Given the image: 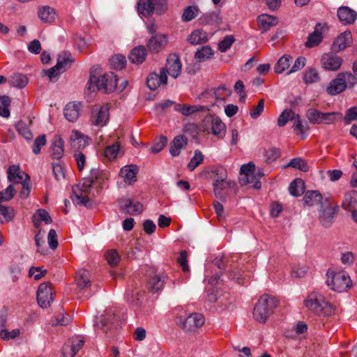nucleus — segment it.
I'll use <instances>...</instances> for the list:
<instances>
[{
  "mask_svg": "<svg viewBox=\"0 0 357 357\" xmlns=\"http://www.w3.org/2000/svg\"><path fill=\"white\" fill-rule=\"evenodd\" d=\"M47 273L46 269H42L41 267H31L29 271V276L34 278L36 280L41 279Z\"/></svg>",
  "mask_w": 357,
  "mask_h": 357,
  "instance_id": "59",
  "label": "nucleus"
},
{
  "mask_svg": "<svg viewBox=\"0 0 357 357\" xmlns=\"http://www.w3.org/2000/svg\"><path fill=\"white\" fill-rule=\"evenodd\" d=\"M119 207L121 212L130 215H139L144 209L142 202H119Z\"/></svg>",
  "mask_w": 357,
  "mask_h": 357,
  "instance_id": "23",
  "label": "nucleus"
},
{
  "mask_svg": "<svg viewBox=\"0 0 357 357\" xmlns=\"http://www.w3.org/2000/svg\"><path fill=\"white\" fill-rule=\"evenodd\" d=\"M37 13L38 18L45 24H52L58 18L57 10L49 5L39 6Z\"/></svg>",
  "mask_w": 357,
  "mask_h": 357,
  "instance_id": "14",
  "label": "nucleus"
},
{
  "mask_svg": "<svg viewBox=\"0 0 357 357\" xmlns=\"http://www.w3.org/2000/svg\"><path fill=\"white\" fill-rule=\"evenodd\" d=\"M64 142L60 135L55 136L51 145L52 156L55 159H60L64 152Z\"/></svg>",
  "mask_w": 357,
  "mask_h": 357,
  "instance_id": "34",
  "label": "nucleus"
},
{
  "mask_svg": "<svg viewBox=\"0 0 357 357\" xmlns=\"http://www.w3.org/2000/svg\"><path fill=\"white\" fill-rule=\"evenodd\" d=\"M353 39L350 31H344L339 34L331 45V50L335 52H340L352 45Z\"/></svg>",
  "mask_w": 357,
  "mask_h": 357,
  "instance_id": "12",
  "label": "nucleus"
},
{
  "mask_svg": "<svg viewBox=\"0 0 357 357\" xmlns=\"http://www.w3.org/2000/svg\"><path fill=\"white\" fill-rule=\"evenodd\" d=\"M74 62V58L68 52H61L58 55L56 65L65 72Z\"/></svg>",
  "mask_w": 357,
  "mask_h": 357,
  "instance_id": "37",
  "label": "nucleus"
},
{
  "mask_svg": "<svg viewBox=\"0 0 357 357\" xmlns=\"http://www.w3.org/2000/svg\"><path fill=\"white\" fill-rule=\"evenodd\" d=\"M319 220L322 226L326 228L330 227L334 218L337 213L338 206L333 202H319Z\"/></svg>",
  "mask_w": 357,
  "mask_h": 357,
  "instance_id": "5",
  "label": "nucleus"
},
{
  "mask_svg": "<svg viewBox=\"0 0 357 357\" xmlns=\"http://www.w3.org/2000/svg\"><path fill=\"white\" fill-rule=\"evenodd\" d=\"M10 84L17 88H22L28 84L26 77L22 74H14L10 81Z\"/></svg>",
  "mask_w": 357,
  "mask_h": 357,
  "instance_id": "49",
  "label": "nucleus"
},
{
  "mask_svg": "<svg viewBox=\"0 0 357 357\" xmlns=\"http://www.w3.org/2000/svg\"><path fill=\"white\" fill-rule=\"evenodd\" d=\"M323 199H328V197H324L318 190H307L304 195V201H320Z\"/></svg>",
  "mask_w": 357,
  "mask_h": 357,
  "instance_id": "57",
  "label": "nucleus"
},
{
  "mask_svg": "<svg viewBox=\"0 0 357 357\" xmlns=\"http://www.w3.org/2000/svg\"><path fill=\"white\" fill-rule=\"evenodd\" d=\"M16 192L13 185L8 186L3 191L0 192V201H8L14 197Z\"/></svg>",
  "mask_w": 357,
  "mask_h": 357,
  "instance_id": "60",
  "label": "nucleus"
},
{
  "mask_svg": "<svg viewBox=\"0 0 357 357\" xmlns=\"http://www.w3.org/2000/svg\"><path fill=\"white\" fill-rule=\"evenodd\" d=\"M204 318L202 314L192 313L186 318L180 317L178 324L186 332H194L204 324Z\"/></svg>",
  "mask_w": 357,
  "mask_h": 357,
  "instance_id": "7",
  "label": "nucleus"
},
{
  "mask_svg": "<svg viewBox=\"0 0 357 357\" xmlns=\"http://www.w3.org/2000/svg\"><path fill=\"white\" fill-rule=\"evenodd\" d=\"M187 144V139L183 136L176 137L170 144L169 153L172 156L179 155L181 150Z\"/></svg>",
  "mask_w": 357,
  "mask_h": 357,
  "instance_id": "39",
  "label": "nucleus"
},
{
  "mask_svg": "<svg viewBox=\"0 0 357 357\" xmlns=\"http://www.w3.org/2000/svg\"><path fill=\"white\" fill-rule=\"evenodd\" d=\"M109 107L108 105L97 107L93 111L91 123L96 126H104L109 119Z\"/></svg>",
  "mask_w": 357,
  "mask_h": 357,
  "instance_id": "17",
  "label": "nucleus"
},
{
  "mask_svg": "<svg viewBox=\"0 0 357 357\" xmlns=\"http://www.w3.org/2000/svg\"><path fill=\"white\" fill-rule=\"evenodd\" d=\"M214 51L209 45L202 46L197 50L194 58L197 62H204L213 57Z\"/></svg>",
  "mask_w": 357,
  "mask_h": 357,
  "instance_id": "32",
  "label": "nucleus"
},
{
  "mask_svg": "<svg viewBox=\"0 0 357 357\" xmlns=\"http://www.w3.org/2000/svg\"><path fill=\"white\" fill-rule=\"evenodd\" d=\"M346 89V83L344 82L343 79L340 77V74L332 79L326 91L328 94L335 96L339 94Z\"/></svg>",
  "mask_w": 357,
  "mask_h": 357,
  "instance_id": "28",
  "label": "nucleus"
},
{
  "mask_svg": "<svg viewBox=\"0 0 357 357\" xmlns=\"http://www.w3.org/2000/svg\"><path fill=\"white\" fill-rule=\"evenodd\" d=\"M306 117L310 123L320 124L321 112L315 109H310L307 111Z\"/></svg>",
  "mask_w": 357,
  "mask_h": 357,
  "instance_id": "53",
  "label": "nucleus"
},
{
  "mask_svg": "<svg viewBox=\"0 0 357 357\" xmlns=\"http://www.w3.org/2000/svg\"><path fill=\"white\" fill-rule=\"evenodd\" d=\"M214 174V181H216V185H219L222 181L227 180V173L226 169L222 167H215L212 170Z\"/></svg>",
  "mask_w": 357,
  "mask_h": 357,
  "instance_id": "51",
  "label": "nucleus"
},
{
  "mask_svg": "<svg viewBox=\"0 0 357 357\" xmlns=\"http://www.w3.org/2000/svg\"><path fill=\"white\" fill-rule=\"evenodd\" d=\"M307 271V268L305 266L297 265L292 268L291 271V276L292 278H302L305 277Z\"/></svg>",
  "mask_w": 357,
  "mask_h": 357,
  "instance_id": "62",
  "label": "nucleus"
},
{
  "mask_svg": "<svg viewBox=\"0 0 357 357\" xmlns=\"http://www.w3.org/2000/svg\"><path fill=\"white\" fill-rule=\"evenodd\" d=\"M121 154L120 144L118 142L107 146L105 151V155L109 160H114Z\"/></svg>",
  "mask_w": 357,
  "mask_h": 357,
  "instance_id": "47",
  "label": "nucleus"
},
{
  "mask_svg": "<svg viewBox=\"0 0 357 357\" xmlns=\"http://www.w3.org/2000/svg\"><path fill=\"white\" fill-rule=\"evenodd\" d=\"M182 69L181 61L178 56L176 54H170L167 59V63L165 67L161 69L162 71H165V74H168L172 78H177Z\"/></svg>",
  "mask_w": 357,
  "mask_h": 357,
  "instance_id": "9",
  "label": "nucleus"
},
{
  "mask_svg": "<svg viewBox=\"0 0 357 357\" xmlns=\"http://www.w3.org/2000/svg\"><path fill=\"white\" fill-rule=\"evenodd\" d=\"M326 283L331 289L342 292L351 286L350 277L345 272L328 273Z\"/></svg>",
  "mask_w": 357,
  "mask_h": 357,
  "instance_id": "4",
  "label": "nucleus"
},
{
  "mask_svg": "<svg viewBox=\"0 0 357 357\" xmlns=\"http://www.w3.org/2000/svg\"><path fill=\"white\" fill-rule=\"evenodd\" d=\"M319 80V73L316 68H310L305 70L303 74V81L306 84H312Z\"/></svg>",
  "mask_w": 357,
  "mask_h": 357,
  "instance_id": "43",
  "label": "nucleus"
},
{
  "mask_svg": "<svg viewBox=\"0 0 357 357\" xmlns=\"http://www.w3.org/2000/svg\"><path fill=\"white\" fill-rule=\"evenodd\" d=\"M164 285V279L162 277L155 275L151 278L148 282V287L153 293L158 292Z\"/></svg>",
  "mask_w": 357,
  "mask_h": 357,
  "instance_id": "45",
  "label": "nucleus"
},
{
  "mask_svg": "<svg viewBox=\"0 0 357 357\" xmlns=\"http://www.w3.org/2000/svg\"><path fill=\"white\" fill-rule=\"evenodd\" d=\"M33 225L36 229H42V223L49 225L52 220L49 213L45 209H38L33 215Z\"/></svg>",
  "mask_w": 357,
  "mask_h": 357,
  "instance_id": "25",
  "label": "nucleus"
},
{
  "mask_svg": "<svg viewBox=\"0 0 357 357\" xmlns=\"http://www.w3.org/2000/svg\"><path fill=\"white\" fill-rule=\"evenodd\" d=\"M154 10L157 14H162L167 10L168 5L167 0H153Z\"/></svg>",
  "mask_w": 357,
  "mask_h": 357,
  "instance_id": "64",
  "label": "nucleus"
},
{
  "mask_svg": "<svg viewBox=\"0 0 357 357\" xmlns=\"http://www.w3.org/2000/svg\"><path fill=\"white\" fill-rule=\"evenodd\" d=\"M304 307L311 313L317 316H331L335 312V307L326 300L319 291H312L303 301Z\"/></svg>",
  "mask_w": 357,
  "mask_h": 357,
  "instance_id": "1",
  "label": "nucleus"
},
{
  "mask_svg": "<svg viewBox=\"0 0 357 357\" xmlns=\"http://www.w3.org/2000/svg\"><path fill=\"white\" fill-rule=\"evenodd\" d=\"M305 182L299 178H295L289 185V192L294 197H298L302 195L305 192Z\"/></svg>",
  "mask_w": 357,
  "mask_h": 357,
  "instance_id": "35",
  "label": "nucleus"
},
{
  "mask_svg": "<svg viewBox=\"0 0 357 357\" xmlns=\"http://www.w3.org/2000/svg\"><path fill=\"white\" fill-rule=\"evenodd\" d=\"M287 167L297 169L304 172H306L309 170V167L307 162L301 158H295L292 159L287 164Z\"/></svg>",
  "mask_w": 357,
  "mask_h": 357,
  "instance_id": "48",
  "label": "nucleus"
},
{
  "mask_svg": "<svg viewBox=\"0 0 357 357\" xmlns=\"http://www.w3.org/2000/svg\"><path fill=\"white\" fill-rule=\"evenodd\" d=\"M100 91L105 93L114 91L117 88V79L113 73H108L96 77Z\"/></svg>",
  "mask_w": 357,
  "mask_h": 357,
  "instance_id": "10",
  "label": "nucleus"
},
{
  "mask_svg": "<svg viewBox=\"0 0 357 357\" xmlns=\"http://www.w3.org/2000/svg\"><path fill=\"white\" fill-rule=\"evenodd\" d=\"M89 138L81 132L73 130L70 136V144L75 149H81L88 146Z\"/></svg>",
  "mask_w": 357,
  "mask_h": 357,
  "instance_id": "21",
  "label": "nucleus"
},
{
  "mask_svg": "<svg viewBox=\"0 0 357 357\" xmlns=\"http://www.w3.org/2000/svg\"><path fill=\"white\" fill-rule=\"evenodd\" d=\"M146 57V50L143 46H137L132 50L129 55L130 61L134 64L142 63Z\"/></svg>",
  "mask_w": 357,
  "mask_h": 357,
  "instance_id": "33",
  "label": "nucleus"
},
{
  "mask_svg": "<svg viewBox=\"0 0 357 357\" xmlns=\"http://www.w3.org/2000/svg\"><path fill=\"white\" fill-rule=\"evenodd\" d=\"M199 13V8L197 6H189L183 9L181 20L188 22L195 19Z\"/></svg>",
  "mask_w": 357,
  "mask_h": 357,
  "instance_id": "42",
  "label": "nucleus"
},
{
  "mask_svg": "<svg viewBox=\"0 0 357 357\" xmlns=\"http://www.w3.org/2000/svg\"><path fill=\"white\" fill-rule=\"evenodd\" d=\"M278 305V301L273 296L262 295L257 301L253 310L254 319L261 324H264L268 318L273 314Z\"/></svg>",
  "mask_w": 357,
  "mask_h": 357,
  "instance_id": "2",
  "label": "nucleus"
},
{
  "mask_svg": "<svg viewBox=\"0 0 357 357\" xmlns=\"http://www.w3.org/2000/svg\"><path fill=\"white\" fill-rule=\"evenodd\" d=\"M340 21L344 24H351L355 22L357 13L347 6H342L337 10Z\"/></svg>",
  "mask_w": 357,
  "mask_h": 357,
  "instance_id": "24",
  "label": "nucleus"
},
{
  "mask_svg": "<svg viewBox=\"0 0 357 357\" xmlns=\"http://www.w3.org/2000/svg\"><path fill=\"white\" fill-rule=\"evenodd\" d=\"M97 91H100L99 87L98 86L97 79L96 76L91 77L89 81L86 88V95L91 96L92 94L95 93Z\"/></svg>",
  "mask_w": 357,
  "mask_h": 357,
  "instance_id": "58",
  "label": "nucleus"
},
{
  "mask_svg": "<svg viewBox=\"0 0 357 357\" xmlns=\"http://www.w3.org/2000/svg\"><path fill=\"white\" fill-rule=\"evenodd\" d=\"M124 317L121 318L114 312H108L105 314H102L99 317V320L97 323L98 326L105 330V327L109 326V328L112 327H117L119 326L118 321L123 320Z\"/></svg>",
  "mask_w": 357,
  "mask_h": 357,
  "instance_id": "19",
  "label": "nucleus"
},
{
  "mask_svg": "<svg viewBox=\"0 0 357 357\" xmlns=\"http://www.w3.org/2000/svg\"><path fill=\"white\" fill-rule=\"evenodd\" d=\"M176 109L181 112L183 115L190 116L196 112H204L210 109L209 106L199 105H178Z\"/></svg>",
  "mask_w": 357,
  "mask_h": 357,
  "instance_id": "30",
  "label": "nucleus"
},
{
  "mask_svg": "<svg viewBox=\"0 0 357 357\" xmlns=\"http://www.w3.org/2000/svg\"><path fill=\"white\" fill-rule=\"evenodd\" d=\"M137 167L134 165H126L121 169L119 176L126 184L132 185L137 180Z\"/></svg>",
  "mask_w": 357,
  "mask_h": 357,
  "instance_id": "22",
  "label": "nucleus"
},
{
  "mask_svg": "<svg viewBox=\"0 0 357 357\" xmlns=\"http://www.w3.org/2000/svg\"><path fill=\"white\" fill-rule=\"evenodd\" d=\"M63 71L56 64L52 68L43 71V75H46L50 81L56 79Z\"/></svg>",
  "mask_w": 357,
  "mask_h": 357,
  "instance_id": "52",
  "label": "nucleus"
},
{
  "mask_svg": "<svg viewBox=\"0 0 357 357\" xmlns=\"http://www.w3.org/2000/svg\"><path fill=\"white\" fill-rule=\"evenodd\" d=\"M7 174L8 181L13 183H22L30 179L19 165H10L7 169Z\"/></svg>",
  "mask_w": 357,
  "mask_h": 357,
  "instance_id": "16",
  "label": "nucleus"
},
{
  "mask_svg": "<svg viewBox=\"0 0 357 357\" xmlns=\"http://www.w3.org/2000/svg\"><path fill=\"white\" fill-rule=\"evenodd\" d=\"M126 59L122 54H115L109 59L111 66L116 70H121L126 65Z\"/></svg>",
  "mask_w": 357,
  "mask_h": 357,
  "instance_id": "46",
  "label": "nucleus"
},
{
  "mask_svg": "<svg viewBox=\"0 0 357 357\" xmlns=\"http://www.w3.org/2000/svg\"><path fill=\"white\" fill-rule=\"evenodd\" d=\"M204 157L199 151H196L193 158L190 160L188 165V167L190 171H193L203 161Z\"/></svg>",
  "mask_w": 357,
  "mask_h": 357,
  "instance_id": "56",
  "label": "nucleus"
},
{
  "mask_svg": "<svg viewBox=\"0 0 357 357\" xmlns=\"http://www.w3.org/2000/svg\"><path fill=\"white\" fill-rule=\"evenodd\" d=\"M234 42V37L232 36H227L222 41L218 44V49L221 52H225L230 48L233 43Z\"/></svg>",
  "mask_w": 357,
  "mask_h": 357,
  "instance_id": "63",
  "label": "nucleus"
},
{
  "mask_svg": "<svg viewBox=\"0 0 357 357\" xmlns=\"http://www.w3.org/2000/svg\"><path fill=\"white\" fill-rule=\"evenodd\" d=\"M52 288L49 282H44L39 285L37 291V301L38 305L43 308L48 307L53 301Z\"/></svg>",
  "mask_w": 357,
  "mask_h": 357,
  "instance_id": "8",
  "label": "nucleus"
},
{
  "mask_svg": "<svg viewBox=\"0 0 357 357\" xmlns=\"http://www.w3.org/2000/svg\"><path fill=\"white\" fill-rule=\"evenodd\" d=\"M91 181H87L83 183L77 184L72 188V193L74 198L79 201H90L91 198L88 197L90 191Z\"/></svg>",
  "mask_w": 357,
  "mask_h": 357,
  "instance_id": "20",
  "label": "nucleus"
},
{
  "mask_svg": "<svg viewBox=\"0 0 357 357\" xmlns=\"http://www.w3.org/2000/svg\"><path fill=\"white\" fill-rule=\"evenodd\" d=\"M292 61L291 56L284 54L280 57L274 66V72L277 74H281L288 70Z\"/></svg>",
  "mask_w": 357,
  "mask_h": 357,
  "instance_id": "38",
  "label": "nucleus"
},
{
  "mask_svg": "<svg viewBox=\"0 0 357 357\" xmlns=\"http://www.w3.org/2000/svg\"><path fill=\"white\" fill-rule=\"evenodd\" d=\"M84 340L82 337L76 336L73 337L70 343H66L62 349L63 357H74L79 349L83 347Z\"/></svg>",
  "mask_w": 357,
  "mask_h": 357,
  "instance_id": "15",
  "label": "nucleus"
},
{
  "mask_svg": "<svg viewBox=\"0 0 357 357\" xmlns=\"http://www.w3.org/2000/svg\"><path fill=\"white\" fill-rule=\"evenodd\" d=\"M168 42L167 36L164 34H157L151 38L148 43L150 51L157 52L162 50Z\"/></svg>",
  "mask_w": 357,
  "mask_h": 357,
  "instance_id": "29",
  "label": "nucleus"
},
{
  "mask_svg": "<svg viewBox=\"0 0 357 357\" xmlns=\"http://www.w3.org/2000/svg\"><path fill=\"white\" fill-rule=\"evenodd\" d=\"M9 104L10 100L8 97H0V116L6 118L10 116V111L8 109Z\"/></svg>",
  "mask_w": 357,
  "mask_h": 357,
  "instance_id": "54",
  "label": "nucleus"
},
{
  "mask_svg": "<svg viewBox=\"0 0 357 357\" xmlns=\"http://www.w3.org/2000/svg\"><path fill=\"white\" fill-rule=\"evenodd\" d=\"M263 169L257 168L252 162L243 165L240 168V183L243 185H251L256 190L261 188L260 178L264 176Z\"/></svg>",
  "mask_w": 357,
  "mask_h": 357,
  "instance_id": "3",
  "label": "nucleus"
},
{
  "mask_svg": "<svg viewBox=\"0 0 357 357\" xmlns=\"http://www.w3.org/2000/svg\"><path fill=\"white\" fill-rule=\"evenodd\" d=\"M295 112L291 109L284 110L278 119V125L280 127L284 126L289 121L295 118Z\"/></svg>",
  "mask_w": 357,
  "mask_h": 357,
  "instance_id": "50",
  "label": "nucleus"
},
{
  "mask_svg": "<svg viewBox=\"0 0 357 357\" xmlns=\"http://www.w3.org/2000/svg\"><path fill=\"white\" fill-rule=\"evenodd\" d=\"M328 29V26L326 23H319L316 24L314 30L311 33L305 43V46L307 47H314L321 43L323 40V34Z\"/></svg>",
  "mask_w": 357,
  "mask_h": 357,
  "instance_id": "11",
  "label": "nucleus"
},
{
  "mask_svg": "<svg viewBox=\"0 0 357 357\" xmlns=\"http://www.w3.org/2000/svg\"><path fill=\"white\" fill-rule=\"evenodd\" d=\"M137 10L140 15L144 17L150 16L154 10L153 0H139Z\"/></svg>",
  "mask_w": 357,
  "mask_h": 357,
  "instance_id": "41",
  "label": "nucleus"
},
{
  "mask_svg": "<svg viewBox=\"0 0 357 357\" xmlns=\"http://www.w3.org/2000/svg\"><path fill=\"white\" fill-rule=\"evenodd\" d=\"M167 82V76L165 74V71L160 72L159 74L155 73H151L146 79V85L150 90L154 91L162 85H166Z\"/></svg>",
  "mask_w": 357,
  "mask_h": 357,
  "instance_id": "18",
  "label": "nucleus"
},
{
  "mask_svg": "<svg viewBox=\"0 0 357 357\" xmlns=\"http://www.w3.org/2000/svg\"><path fill=\"white\" fill-rule=\"evenodd\" d=\"M106 259L110 266H116L118 264L120 257L115 250H111L107 252L105 255Z\"/></svg>",
  "mask_w": 357,
  "mask_h": 357,
  "instance_id": "61",
  "label": "nucleus"
},
{
  "mask_svg": "<svg viewBox=\"0 0 357 357\" xmlns=\"http://www.w3.org/2000/svg\"><path fill=\"white\" fill-rule=\"evenodd\" d=\"M15 216V211L13 208L6 206L0 202V222H9Z\"/></svg>",
  "mask_w": 357,
  "mask_h": 357,
  "instance_id": "44",
  "label": "nucleus"
},
{
  "mask_svg": "<svg viewBox=\"0 0 357 357\" xmlns=\"http://www.w3.org/2000/svg\"><path fill=\"white\" fill-rule=\"evenodd\" d=\"M82 109V104L79 101H71L63 108L65 119L69 122H75L79 118Z\"/></svg>",
  "mask_w": 357,
  "mask_h": 357,
  "instance_id": "13",
  "label": "nucleus"
},
{
  "mask_svg": "<svg viewBox=\"0 0 357 357\" xmlns=\"http://www.w3.org/2000/svg\"><path fill=\"white\" fill-rule=\"evenodd\" d=\"M75 282L79 288L84 289L91 285V273L86 269L79 270L76 275Z\"/></svg>",
  "mask_w": 357,
  "mask_h": 357,
  "instance_id": "36",
  "label": "nucleus"
},
{
  "mask_svg": "<svg viewBox=\"0 0 357 357\" xmlns=\"http://www.w3.org/2000/svg\"><path fill=\"white\" fill-rule=\"evenodd\" d=\"M257 20L259 29L263 32L276 26L278 23V18L275 16L268 14H261L259 15Z\"/></svg>",
  "mask_w": 357,
  "mask_h": 357,
  "instance_id": "27",
  "label": "nucleus"
},
{
  "mask_svg": "<svg viewBox=\"0 0 357 357\" xmlns=\"http://www.w3.org/2000/svg\"><path fill=\"white\" fill-rule=\"evenodd\" d=\"M201 23L209 25H220L222 23V18L220 11H213L204 15L200 18Z\"/></svg>",
  "mask_w": 357,
  "mask_h": 357,
  "instance_id": "40",
  "label": "nucleus"
},
{
  "mask_svg": "<svg viewBox=\"0 0 357 357\" xmlns=\"http://www.w3.org/2000/svg\"><path fill=\"white\" fill-rule=\"evenodd\" d=\"M187 40L193 45L203 44L208 40V35L204 30L196 29L188 36Z\"/></svg>",
  "mask_w": 357,
  "mask_h": 357,
  "instance_id": "31",
  "label": "nucleus"
},
{
  "mask_svg": "<svg viewBox=\"0 0 357 357\" xmlns=\"http://www.w3.org/2000/svg\"><path fill=\"white\" fill-rule=\"evenodd\" d=\"M206 119L211 122L212 133L214 135L218 136L219 137L225 136L226 132V126L218 116L215 115H209L206 118Z\"/></svg>",
  "mask_w": 357,
  "mask_h": 357,
  "instance_id": "26",
  "label": "nucleus"
},
{
  "mask_svg": "<svg viewBox=\"0 0 357 357\" xmlns=\"http://www.w3.org/2000/svg\"><path fill=\"white\" fill-rule=\"evenodd\" d=\"M343 58L333 52L324 53L321 56L320 64L322 69L329 72H337L341 69Z\"/></svg>",
  "mask_w": 357,
  "mask_h": 357,
  "instance_id": "6",
  "label": "nucleus"
},
{
  "mask_svg": "<svg viewBox=\"0 0 357 357\" xmlns=\"http://www.w3.org/2000/svg\"><path fill=\"white\" fill-rule=\"evenodd\" d=\"M214 94L217 100H225L231 95V90L222 85L215 90Z\"/></svg>",
  "mask_w": 357,
  "mask_h": 357,
  "instance_id": "55",
  "label": "nucleus"
}]
</instances>
